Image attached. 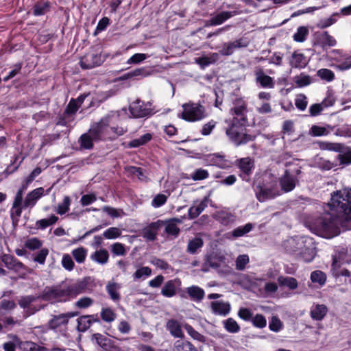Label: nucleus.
Listing matches in <instances>:
<instances>
[{"mask_svg": "<svg viewBox=\"0 0 351 351\" xmlns=\"http://www.w3.org/2000/svg\"><path fill=\"white\" fill-rule=\"evenodd\" d=\"M278 281L280 286L287 287L291 290H294L298 287L297 280L293 277L280 276L278 278Z\"/></svg>", "mask_w": 351, "mask_h": 351, "instance_id": "obj_41", "label": "nucleus"}, {"mask_svg": "<svg viewBox=\"0 0 351 351\" xmlns=\"http://www.w3.org/2000/svg\"><path fill=\"white\" fill-rule=\"evenodd\" d=\"M310 132L313 136H326L329 132L325 127L313 125L310 130Z\"/></svg>", "mask_w": 351, "mask_h": 351, "instance_id": "obj_58", "label": "nucleus"}, {"mask_svg": "<svg viewBox=\"0 0 351 351\" xmlns=\"http://www.w3.org/2000/svg\"><path fill=\"white\" fill-rule=\"evenodd\" d=\"M290 64L294 68H304L306 65V57L303 53L293 52L291 56Z\"/></svg>", "mask_w": 351, "mask_h": 351, "instance_id": "obj_29", "label": "nucleus"}, {"mask_svg": "<svg viewBox=\"0 0 351 351\" xmlns=\"http://www.w3.org/2000/svg\"><path fill=\"white\" fill-rule=\"evenodd\" d=\"M121 234V231L116 227H111L105 230L103 236L107 239H114L119 238Z\"/></svg>", "mask_w": 351, "mask_h": 351, "instance_id": "obj_55", "label": "nucleus"}, {"mask_svg": "<svg viewBox=\"0 0 351 351\" xmlns=\"http://www.w3.org/2000/svg\"><path fill=\"white\" fill-rule=\"evenodd\" d=\"M317 42L322 48L331 47L337 45L335 38L330 36L328 32H324L317 37Z\"/></svg>", "mask_w": 351, "mask_h": 351, "instance_id": "obj_28", "label": "nucleus"}, {"mask_svg": "<svg viewBox=\"0 0 351 351\" xmlns=\"http://www.w3.org/2000/svg\"><path fill=\"white\" fill-rule=\"evenodd\" d=\"M205 160L210 165L216 166L221 169L230 167V161L225 158V156L218 153L208 154L206 156Z\"/></svg>", "mask_w": 351, "mask_h": 351, "instance_id": "obj_16", "label": "nucleus"}, {"mask_svg": "<svg viewBox=\"0 0 351 351\" xmlns=\"http://www.w3.org/2000/svg\"><path fill=\"white\" fill-rule=\"evenodd\" d=\"M328 206L330 212L315 219L313 225L317 234L332 238L340 234L345 222L351 221V189L334 192Z\"/></svg>", "mask_w": 351, "mask_h": 351, "instance_id": "obj_1", "label": "nucleus"}, {"mask_svg": "<svg viewBox=\"0 0 351 351\" xmlns=\"http://www.w3.org/2000/svg\"><path fill=\"white\" fill-rule=\"evenodd\" d=\"M111 252L114 256H125L127 250L124 244L116 242L111 245Z\"/></svg>", "mask_w": 351, "mask_h": 351, "instance_id": "obj_53", "label": "nucleus"}, {"mask_svg": "<svg viewBox=\"0 0 351 351\" xmlns=\"http://www.w3.org/2000/svg\"><path fill=\"white\" fill-rule=\"evenodd\" d=\"M252 228L253 225L251 223H247L245 226H239L234 229L232 232V235L234 238L241 237L250 232Z\"/></svg>", "mask_w": 351, "mask_h": 351, "instance_id": "obj_43", "label": "nucleus"}, {"mask_svg": "<svg viewBox=\"0 0 351 351\" xmlns=\"http://www.w3.org/2000/svg\"><path fill=\"white\" fill-rule=\"evenodd\" d=\"M251 322L253 326L258 328H263L267 326V319L262 314L257 313L252 316Z\"/></svg>", "mask_w": 351, "mask_h": 351, "instance_id": "obj_50", "label": "nucleus"}, {"mask_svg": "<svg viewBox=\"0 0 351 351\" xmlns=\"http://www.w3.org/2000/svg\"><path fill=\"white\" fill-rule=\"evenodd\" d=\"M71 254L77 263H84L87 256V250L83 247H80L74 249L72 251Z\"/></svg>", "mask_w": 351, "mask_h": 351, "instance_id": "obj_44", "label": "nucleus"}, {"mask_svg": "<svg viewBox=\"0 0 351 351\" xmlns=\"http://www.w3.org/2000/svg\"><path fill=\"white\" fill-rule=\"evenodd\" d=\"M224 328L230 333H237L240 331L241 328L238 323L232 317L223 321Z\"/></svg>", "mask_w": 351, "mask_h": 351, "instance_id": "obj_42", "label": "nucleus"}, {"mask_svg": "<svg viewBox=\"0 0 351 351\" xmlns=\"http://www.w3.org/2000/svg\"><path fill=\"white\" fill-rule=\"evenodd\" d=\"M309 34L308 29L305 26H300L298 28L297 32L293 36V38L298 43H302L306 40Z\"/></svg>", "mask_w": 351, "mask_h": 351, "instance_id": "obj_46", "label": "nucleus"}, {"mask_svg": "<svg viewBox=\"0 0 351 351\" xmlns=\"http://www.w3.org/2000/svg\"><path fill=\"white\" fill-rule=\"evenodd\" d=\"M71 198L69 196H65L61 204H59L57 206L56 212L58 214L62 215L66 213L69 210L71 205Z\"/></svg>", "mask_w": 351, "mask_h": 351, "instance_id": "obj_51", "label": "nucleus"}, {"mask_svg": "<svg viewBox=\"0 0 351 351\" xmlns=\"http://www.w3.org/2000/svg\"><path fill=\"white\" fill-rule=\"evenodd\" d=\"M317 75L322 80L328 82L333 81L335 78V73L328 69H320L317 71Z\"/></svg>", "mask_w": 351, "mask_h": 351, "instance_id": "obj_47", "label": "nucleus"}, {"mask_svg": "<svg viewBox=\"0 0 351 351\" xmlns=\"http://www.w3.org/2000/svg\"><path fill=\"white\" fill-rule=\"evenodd\" d=\"M58 221V217L54 215H51L47 219H41L36 222V226L38 229L44 230L47 227L55 224Z\"/></svg>", "mask_w": 351, "mask_h": 351, "instance_id": "obj_37", "label": "nucleus"}, {"mask_svg": "<svg viewBox=\"0 0 351 351\" xmlns=\"http://www.w3.org/2000/svg\"><path fill=\"white\" fill-rule=\"evenodd\" d=\"M111 116L107 115L102 117L99 121L91 125L88 133L93 136L95 141H106L114 138L110 135V125L111 124Z\"/></svg>", "mask_w": 351, "mask_h": 351, "instance_id": "obj_4", "label": "nucleus"}, {"mask_svg": "<svg viewBox=\"0 0 351 351\" xmlns=\"http://www.w3.org/2000/svg\"><path fill=\"white\" fill-rule=\"evenodd\" d=\"M255 80L263 88H273L275 86V82L273 77L265 73L263 69L255 71Z\"/></svg>", "mask_w": 351, "mask_h": 351, "instance_id": "obj_15", "label": "nucleus"}, {"mask_svg": "<svg viewBox=\"0 0 351 351\" xmlns=\"http://www.w3.org/2000/svg\"><path fill=\"white\" fill-rule=\"evenodd\" d=\"M19 347L23 351H47V348L32 341H21L16 337Z\"/></svg>", "mask_w": 351, "mask_h": 351, "instance_id": "obj_27", "label": "nucleus"}, {"mask_svg": "<svg viewBox=\"0 0 351 351\" xmlns=\"http://www.w3.org/2000/svg\"><path fill=\"white\" fill-rule=\"evenodd\" d=\"M150 102L145 103L138 99L133 101L129 106V110L134 118L149 117L153 115L155 112L152 108Z\"/></svg>", "mask_w": 351, "mask_h": 351, "instance_id": "obj_7", "label": "nucleus"}, {"mask_svg": "<svg viewBox=\"0 0 351 351\" xmlns=\"http://www.w3.org/2000/svg\"><path fill=\"white\" fill-rule=\"evenodd\" d=\"M339 265L337 263V261L336 258H333V261L332 263V270L334 276L336 278L340 277V276H348L350 277L349 280V282L351 283V274L350 271L346 268H343L342 269H339Z\"/></svg>", "mask_w": 351, "mask_h": 351, "instance_id": "obj_35", "label": "nucleus"}, {"mask_svg": "<svg viewBox=\"0 0 351 351\" xmlns=\"http://www.w3.org/2000/svg\"><path fill=\"white\" fill-rule=\"evenodd\" d=\"M152 138V135L150 133H146L141 136L138 138L132 140L128 143V147L136 148L140 146L144 145L149 142Z\"/></svg>", "mask_w": 351, "mask_h": 351, "instance_id": "obj_32", "label": "nucleus"}, {"mask_svg": "<svg viewBox=\"0 0 351 351\" xmlns=\"http://www.w3.org/2000/svg\"><path fill=\"white\" fill-rule=\"evenodd\" d=\"M301 173L300 168L295 169L293 173L289 169H285L284 174L279 178V184L281 190L285 193L292 191L297 184L299 183L298 178H297Z\"/></svg>", "mask_w": 351, "mask_h": 351, "instance_id": "obj_8", "label": "nucleus"}, {"mask_svg": "<svg viewBox=\"0 0 351 351\" xmlns=\"http://www.w3.org/2000/svg\"><path fill=\"white\" fill-rule=\"evenodd\" d=\"M118 285L116 282L108 283L106 285V291L109 294L110 298L114 301H119L120 300V294L117 291Z\"/></svg>", "mask_w": 351, "mask_h": 351, "instance_id": "obj_48", "label": "nucleus"}, {"mask_svg": "<svg viewBox=\"0 0 351 351\" xmlns=\"http://www.w3.org/2000/svg\"><path fill=\"white\" fill-rule=\"evenodd\" d=\"M181 222V219L178 218H172L167 221H163V224H166L165 230V232L168 235L177 237L180 234V229L178 227L176 223H180Z\"/></svg>", "mask_w": 351, "mask_h": 351, "instance_id": "obj_21", "label": "nucleus"}, {"mask_svg": "<svg viewBox=\"0 0 351 351\" xmlns=\"http://www.w3.org/2000/svg\"><path fill=\"white\" fill-rule=\"evenodd\" d=\"M319 147L322 150L332 151L339 153L342 151L343 143H330L326 141L318 142Z\"/></svg>", "mask_w": 351, "mask_h": 351, "instance_id": "obj_33", "label": "nucleus"}, {"mask_svg": "<svg viewBox=\"0 0 351 351\" xmlns=\"http://www.w3.org/2000/svg\"><path fill=\"white\" fill-rule=\"evenodd\" d=\"M337 158L341 165H348L351 164V148L343 144L342 151L339 152Z\"/></svg>", "mask_w": 351, "mask_h": 351, "instance_id": "obj_31", "label": "nucleus"}, {"mask_svg": "<svg viewBox=\"0 0 351 351\" xmlns=\"http://www.w3.org/2000/svg\"><path fill=\"white\" fill-rule=\"evenodd\" d=\"M51 187L46 191H45L43 187H38L34 189L26 195L23 208H27L34 207L38 199L44 195H48L51 191Z\"/></svg>", "mask_w": 351, "mask_h": 351, "instance_id": "obj_11", "label": "nucleus"}, {"mask_svg": "<svg viewBox=\"0 0 351 351\" xmlns=\"http://www.w3.org/2000/svg\"><path fill=\"white\" fill-rule=\"evenodd\" d=\"M166 328L174 337L181 338L184 336L181 326L176 319H169L167 323Z\"/></svg>", "mask_w": 351, "mask_h": 351, "instance_id": "obj_25", "label": "nucleus"}, {"mask_svg": "<svg viewBox=\"0 0 351 351\" xmlns=\"http://www.w3.org/2000/svg\"><path fill=\"white\" fill-rule=\"evenodd\" d=\"M256 197L260 202H264L267 199L275 198L279 195L276 183L275 182H260L256 185Z\"/></svg>", "mask_w": 351, "mask_h": 351, "instance_id": "obj_6", "label": "nucleus"}, {"mask_svg": "<svg viewBox=\"0 0 351 351\" xmlns=\"http://www.w3.org/2000/svg\"><path fill=\"white\" fill-rule=\"evenodd\" d=\"M230 112L232 118L226 134L231 142L238 147L254 141L256 136L248 134L246 129L248 125L247 102L242 99H237Z\"/></svg>", "mask_w": 351, "mask_h": 351, "instance_id": "obj_2", "label": "nucleus"}, {"mask_svg": "<svg viewBox=\"0 0 351 351\" xmlns=\"http://www.w3.org/2000/svg\"><path fill=\"white\" fill-rule=\"evenodd\" d=\"M283 328V324L277 316H273L269 322V328L270 330L278 332Z\"/></svg>", "mask_w": 351, "mask_h": 351, "instance_id": "obj_52", "label": "nucleus"}, {"mask_svg": "<svg viewBox=\"0 0 351 351\" xmlns=\"http://www.w3.org/2000/svg\"><path fill=\"white\" fill-rule=\"evenodd\" d=\"M204 245V241L202 239L199 237H195L191 240H189L186 251L189 254H195L197 252V250L202 248Z\"/></svg>", "mask_w": 351, "mask_h": 351, "instance_id": "obj_34", "label": "nucleus"}, {"mask_svg": "<svg viewBox=\"0 0 351 351\" xmlns=\"http://www.w3.org/2000/svg\"><path fill=\"white\" fill-rule=\"evenodd\" d=\"M49 254V250L47 248H42L39 250L34 257V261L38 263L39 264H44L45 263L46 258Z\"/></svg>", "mask_w": 351, "mask_h": 351, "instance_id": "obj_62", "label": "nucleus"}, {"mask_svg": "<svg viewBox=\"0 0 351 351\" xmlns=\"http://www.w3.org/2000/svg\"><path fill=\"white\" fill-rule=\"evenodd\" d=\"M49 10L50 3L49 1L36 3L33 7V14L34 16H42L47 13Z\"/></svg>", "mask_w": 351, "mask_h": 351, "instance_id": "obj_38", "label": "nucleus"}, {"mask_svg": "<svg viewBox=\"0 0 351 351\" xmlns=\"http://www.w3.org/2000/svg\"><path fill=\"white\" fill-rule=\"evenodd\" d=\"M162 225L163 221L161 220L151 223L149 226L143 228V237L148 241H155L158 231Z\"/></svg>", "mask_w": 351, "mask_h": 351, "instance_id": "obj_17", "label": "nucleus"}, {"mask_svg": "<svg viewBox=\"0 0 351 351\" xmlns=\"http://www.w3.org/2000/svg\"><path fill=\"white\" fill-rule=\"evenodd\" d=\"M173 351H197L195 346L187 341L178 340L175 342Z\"/></svg>", "mask_w": 351, "mask_h": 351, "instance_id": "obj_36", "label": "nucleus"}, {"mask_svg": "<svg viewBox=\"0 0 351 351\" xmlns=\"http://www.w3.org/2000/svg\"><path fill=\"white\" fill-rule=\"evenodd\" d=\"M167 200V197L164 194L156 195L152 201V206L154 208H159L163 206Z\"/></svg>", "mask_w": 351, "mask_h": 351, "instance_id": "obj_64", "label": "nucleus"}, {"mask_svg": "<svg viewBox=\"0 0 351 351\" xmlns=\"http://www.w3.org/2000/svg\"><path fill=\"white\" fill-rule=\"evenodd\" d=\"M184 328L187 333L194 339L200 342L205 341V337L195 330L191 325L185 324Z\"/></svg>", "mask_w": 351, "mask_h": 351, "instance_id": "obj_54", "label": "nucleus"}, {"mask_svg": "<svg viewBox=\"0 0 351 351\" xmlns=\"http://www.w3.org/2000/svg\"><path fill=\"white\" fill-rule=\"evenodd\" d=\"M181 117L187 121L195 122L206 117L205 107L199 104L188 103L182 105Z\"/></svg>", "mask_w": 351, "mask_h": 351, "instance_id": "obj_5", "label": "nucleus"}, {"mask_svg": "<svg viewBox=\"0 0 351 351\" xmlns=\"http://www.w3.org/2000/svg\"><path fill=\"white\" fill-rule=\"evenodd\" d=\"M234 165L239 169V176L242 180L250 182L255 168L254 160L250 157L237 159Z\"/></svg>", "mask_w": 351, "mask_h": 351, "instance_id": "obj_9", "label": "nucleus"}, {"mask_svg": "<svg viewBox=\"0 0 351 351\" xmlns=\"http://www.w3.org/2000/svg\"><path fill=\"white\" fill-rule=\"evenodd\" d=\"M208 171L201 168L196 169L191 175V178L193 180H202L208 178Z\"/></svg>", "mask_w": 351, "mask_h": 351, "instance_id": "obj_61", "label": "nucleus"}, {"mask_svg": "<svg viewBox=\"0 0 351 351\" xmlns=\"http://www.w3.org/2000/svg\"><path fill=\"white\" fill-rule=\"evenodd\" d=\"M94 287L95 280L88 276L64 289L60 287H46L42 292L41 298L45 301L66 302L81 293L92 291Z\"/></svg>", "mask_w": 351, "mask_h": 351, "instance_id": "obj_3", "label": "nucleus"}, {"mask_svg": "<svg viewBox=\"0 0 351 351\" xmlns=\"http://www.w3.org/2000/svg\"><path fill=\"white\" fill-rule=\"evenodd\" d=\"M1 261L9 269L19 271L25 267L24 264L19 261L14 256L5 254L1 256Z\"/></svg>", "mask_w": 351, "mask_h": 351, "instance_id": "obj_19", "label": "nucleus"}, {"mask_svg": "<svg viewBox=\"0 0 351 351\" xmlns=\"http://www.w3.org/2000/svg\"><path fill=\"white\" fill-rule=\"evenodd\" d=\"M249 40L247 38H240L233 42L223 43L221 49L219 50V53L222 56H230L234 50L239 48L247 47L249 45Z\"/></svg>", "mask_w": 351, "mask_h": 351, "instance_id": "obj_10", "label": "nucleus"}, {"mask_svg": "<svg viewBox=\"0 0 351 351\" xmlns=\"http://www.w3.org/2000/svg\"><path fill=\"white\" fill-rule=\"evenodd\" d=\"M90 258L97 263L104 265L108 261L109 254L106 249H100L93 253Z\"/></svg>", "mask_w": 351, "mask_h": 351, "instance_id": "obj_30", "label": "nucleus"}, {"mask_svg": "<svg viewBox=\"0 0 351 351\" xmlns=\"http://www.w3.org/2000/svg\"><path fill=\"white\" fill-rule=\"evenodd\" d=\"M217 123V122L213 119L209 121L202 126V128L200 130V133L203 136L210 135L213 129L215 128Z\"/></svg>", "mask_w": 351, "mask_h": 351, "instance_id": "obj_60", "label": "nucleus"}, {"mask_svg": "<svg viewBox=\"0 0 351 351\" xmlns=\"http://www.w3.org/2000/svg\"><path fill=\"white\" fill-rule=\"evenodd\" d=\"M92 339L95 341L96 343L105 351H120V348L113 340L101 333L93 334Z\"/></svg>", "mask_w": 351, "mask_h": 351, "instance_id": "obj_13", "label": "nucleus"}, {"mask_svg": "<svg viewBox=\"0 0 351 351\" xmlns=\"http://www.w3.org/2000/svg\"><path fill=\"white\" fill-rule=\"evenodd\" d=\"M308 104L307 97L304 94H299L295 99V105L300 110H304Z\"/></svg>", "mask_w": 351, "mask_h": 351, "instance_id": "obj_57", "label": "nucleus"}, {"mask_svg": "<svg viewBox=\"0 0 351 351\" xmlns=\"http://www.w3.org/2000/svg\"><path fill=\"white\" fill-rule=\"evenodd\" d=\"M249 263V256L247 254L239 255L236 260V268L238 270H243Z\"/></svg>", "mask_w": 351, "mask_h": 351, "instance_id": "obj_63", "label": "nucleus"}, {"mask_svg": "<svg viewBox=\"0 0 351 351\" xmlns=\"http://www.w3.org/2000/svg\"><path fill=\"white\" fill-rule=\"evenodd\" d=\"M79 314L78 311H73L53 315L48 322L49 326L51 329H56L61 326H66L68 324L69 319L78 316Z\"/></svg>", "mask_w": 351, "mask_h": 351, "instance_id": "obj_12", "label": "nucleus"}, {"mask_svg": "<svg viewBox=\"0 0 351 351\" xmlns=\"http://www.w3.org/2000/svg\"><path fill=\"white\" fill-rule=\"evenodd\" d=\"M80 108V106L77 104L75 100H74L73 98H71L64 110L63 114L64 117H71L74 115Z\"/></svg>", "mask_w": 351, "mask_h": 351, "instance_id": "obj_49", "label": "nucleus"}, {"mask_svg": "<svg viewBox=\"0 0 351 351\" xmlns=\"http://www.w3.org/2000/svg\"><path fill=\"white\" fill-rule=\"evenodd\" d=\"M213 312L215 314L221 315H226L230 311V304L228 302H223L222 301H215L210 304Z\"/></svg>", "mask_w": 351, "mask_h": 351, "instance_id": "obj_22", "label": "nucleus"}, {"mask_svg": "<svg viewBox=\"0 0 351 351\" xmlns=\"http://www.w3.org/2000/svg\"><path fill=\"white\" fill-rule=\"evenodd\" d=\"M295 82L298 87L302 88L311 84L312 81L310 75L301 73L296 77Z\"/></svg>", "mask_w": 351, "mask_h": 351, "instance_id": "obj_56", "label": "nucleus"}, {"mask_svg": "<svg viewBox=\"0 0 351 351\" xmlns=\"http://www.w3.org/2000/svg\"><path fill=\"white\" fill-rule=\"evenodd\" d=\"M62 265L66 270L69 271L74 269L75 263L69 254H65L63 255L62 259Z\"/></svg>", "mask_w": 351, "mask_h": 351, "instance_id": "obj_59", "label": "nucleus"}, {"mask_svg": "<svg viewBox=\"0 0 351 351\" xmlns=\"http://www.w3.org/2000/svg\"><path fill=\"white\" fill-rule=\"evenodd\" d=\"M311 280L312 282L317 283L319 287H322L326 282V275L321 270H315L311 274Z\"/></svg>", "mask_w": 351, "mask_h": 351, "instance_id": "obj_40", "label": "nucleus"}, {"mask_svg": "<svg viewBox=\"0 0 351 351\" xmlns=\"http://www.w3.org/2000/svg\"><path fill=\"white\" fill-rule=\"evenodd\" d=\"M232 16V12L229 11H222L215 16L211 17L208 21L206 25L216 26L223 23L226 21Z\"/></svg>", "mask_w": 351, "mask_h": 351, "instance_id": "obj_24", "label": "nucleus"}, {"mask_svg": "<svg viewBox=\"0 0 351 351\" xmlns=\"http://www.w3.org/2000/svg\"><path fill=\"white\" fill-rule=\"evenodd\" d=\"M328 313V308L325 304H317L313 305L310 311L311 317L315 321L322 320Z\"/></svg>", "mask_w": 351, "mask_h": 351, "instance_id": "obj_20", "label": "nucleus"}, {"mask_svg": "<svg viewBox=\"0 0 351 351\" xmlns=\"http://www.w3.org/2000/svg\"><path fill=\"white\" fill-rule=\"evenodd\" d=\"M101 319L106 322L110 323L116 319L117 315L110 308H102L100 312Z\"/></svg>", "mask_w": 351, "mask_h": 351, "instance_id": "obj_45", "label": "nucleus"}, {"mask_svg": "<svg viewBox=\"0 0 351 351\" xmlns=\"http://www.w3.org/2000/svg\"><path fill=\"white\" fill-rule=\"evenodd\" d=\"M95 138L92 135H90L88 132L84 133L81 135L80 138V144L81 147L86 149H93L94 144L93 141Z\"/></svg>", "mask_w": 351, "mask_h": 351, "instance_id": "obj_39", "label": "nucleus"}, {"mask_svg": "<svg viewBox=\"0 0 351 351\" xmlns=\"http://www.w3.org/2000/svg\"><path fill=\"white\" fill-rule=\"evenodd\" d=\"M186 293L192 300L197 302L203 300L205 295L204 290L196 285L187 287Z\"/></svg>", "mask_w": 351, "mask_h": 351, "instance_id": "obj_26", "label": "nucleus"}, {"mask_svg": "<svg viewBox=\"0 0 351 351\" xmlns=\"http://www.w3.org/2000/svg\"><path fill=\"white\" fill-rule=\"evenodd\" d=\"M77 330L79 332H86L93 324H101V319L97 313L92 315H81L77 319Z\"/></svg>", "mask_w": 351, "mask_h": 351, "instance_id": "obj_14", "label": "nucleus"}, {"mask_svg": "<svg viewBox=\"0 0 351 351\" xmlns=\"http://www.w3.org/2000/svg\"><path fill=\"white\" fill-rule=\"evenodd\" d=\"M181 281L178 278L167 281L161 289V294L165 298H172L177 293V287Z\"/></svg>", "mask_w": 351, "mask_h": 351, "instance_id": "obj_18", "label": "nucleus"}, {"mask_svg": "<svg viewBox=\"0 0 351 351\" xmlns=\"http://www.w3.org/2000/svg\"><path fill=\"white\" fill-rule=\"evenodd\" d=\"M207 206L208 199L207 197H205L198 204V205L192 206L189 208L188 211V218L189 219H196L205 210Z\"/></svg>", "mask_w": 351, "mask_h": 351, "instance_id": "obj_23", "label": "nucleus"}]
</instances>
